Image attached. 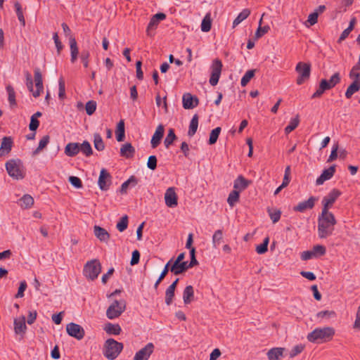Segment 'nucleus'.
<instances>
[{"label":"nucleus","instance_id":"obj_1","mask_svg":"<svg viewBox=\"0 0 360 360\" xmlns=\"http://www.w3.org/2000/svg\"><path fill=\"white\" fill-rule=\"evenodd\" d=\"M337 224L333 213H321L318 217V235L320 238H326L331 236Z\"/></svg>","mask_w":360,"mask_h":360},{"label":"nucleus","instance_id":"obj_2","mask_svg":"<svg viewBox=\"0 0 360 360\" xmlns=\"http://www.w3.org/2000/svg\"><path fill=\"white\" fill-rule=\"evenodd\" d=\"M335 335L332 327L317 328L307 335V340L311 342H327Z\"/></svg>","mask_w":360,"mask_h":360},{"label":"nucleus","instance_id":"obj_3","mask_svg":"<svg viewBox=\"0 0 360 360\" xmlns=\"http://www.w3.org/2000/svg\"><path fill=\"white\" fill-rule=\"evenodd\" d=\"M123 349V344L114 339H108L104 345L103 354L110 360H114L117 357Z\"/></svg>","mask_w":360,"mask_h":360},{"label":"nucleus","instance_id":"obj_4","mask_svg":"<svg viewBox=\"0 0 360 360\" xmlns=\"http://www.w3.org/2000/svg\"><path fill=\"white\" fill-rule=\"evenodd\" d=\"M8 174L15 179H22L25 175V170L20 160H10L6 163Z\"/></svg>","mask_w":360,"mask_h":360},{"label":"nucleus","instance_id":"obj_5","mask_svg":"<svg viewBox=\"0 0 360 360\" xmlns=\"http://www.w3.org/2000/svg\"><path fill=\"white\" fill-rule=\"evenodd\" d=\"M101 271V264L98 259H92L86 262L84 266V276L89 280L97 278Z\"/></svg>","mask_w":360,"mask_h":360},{"label":"nucleus","instance_id":"obj_6","mask_svg":"<svg viewBox=\"0 0 360 360\" xmlns=\"http://www.w3.org/2000/svg\"><path fill=\"white\" fill-rule=\"evenodd\" d=\"M126 302L124 300H115L107 309L106 316L109 319L119 317L125 310Z\"/></svg>","mask_w":360,"mask_h":360},{"label":"nucleus","instance_id":"obj_7","mask_svg":"<svg viewBox=\"0 0 360 360\" xmlns=\"http://www.w3.org/2000/svg\"><path fill=\"white\" fill-rule=\"evenodd\" d=\"M34 82L36 90H34L33 89V82H29V83H26V86L28 90L32 93V96L34 98H37L41 95L44 90L42 75L39 68H35L34 70Z\"/></svg>","mask_w":360,"mask_h":360},{"label":"nucleus","instance_id":"obj_8","mask_svg":"<svg viewBox=\"0 0 360 360\" xmlns=\"http://www.w3.org/2000/svg\"><path fill=\"white\" fill-rule=\"evenodd\" d=\"M295 70L298 73L296 82L298 85H301L309 79L311 65L304 62H299L296 65Z\"/></svg>","mask_w":360,"mask_h":360},{"label":"nucleus","instance_id":"obj_9","mask_svg":"<svg viewBox=\"0 0 360 360\" xmlns=\"http://www.w3.org/2000/svg\"><path fill=\"white\" fill-rule=\"evenodd\" d=\"M341 195V192L338 189H333L322 200V212L331 213L329 208L332 207L337 198Z\"/></svg>","mask_w":360,"mask_h":360},{"label":"nucleus","instance_id":"obj_10","mask_svg":"<svg viewBox=\"0 0 360 360\" xmlns=\"http://www.w3.org/2000/svg\"><path fill=\"white\" fill-rule=\"evenodd\" d=\"M222 67V63L219 59L216 58L213 60L211 66L212 72L209 81L212 86H216L217 84L221 75Z\"/></svg>","mask_w":360,"mask_h":360},{"label":"nucleus","instance_id":"obj_11","mask_svg":"<svg viewBox=\"0 0 360 360\" xmlns=\"http://www.w3.org/2000/svg\"><path fill=\"white\" fill-rule=\"evenodd\" d=\"M66 331L68 334L76 338L78 340L83 339L85 335L84 328L79 324L70 323L66 326Z\"/></svg>","mask_w":360,"mask_h":360},{"label":"nucleus","instance_id":"obj_12","mask_svg":"<svg viewBox=\"0 0 360 360\" xmlns=\"http://www.w3.org/2000/svg\"><path fill=\"white\" fill-rule=\"evenodd\" d=\"M112 176L105 169H102L98 177V184L101 190L107 191L111 184Z\"/></svg>","mask_w":360,"mask_h":360},{"label":"nucleus","instance_id":"obj_13","mask_svg":"<svg viewBox=\"0 0 360 360\" xmlns=\"http://www.w3.org/2000/svg\"><path fill=\"white\" fill-rule=\"evenodd\" d=\"M154 345L152 342L148 343L135 354L134 360H148L154 351Z\"/></svg>","mask_w":360,"mask_h":360},{"label":"nucleus","instance_id":"obj_14","mask_svg":"<svg viewBox=\"0 0 360 360\" xmlns=\"http://www.w3.org/2000/svg\"><path fill=\"white\" fill-rule=\"evenodd\" d=\"M14 331L16 335H20L22 339L27 330L26 319L24 316H21L14 319Z\"/></svg>","mask_w":360,"mask_h":360},{"label":"nucleus","instance_id":"obj_15","mask_svg":"<svg viewBox=\"0 0 360 360\" xmlns=\"http://www.w3.org/2000/svg\"><path fill=\"white\" fill-rule=\"evenodd\" d=\"M165 200L169 207H174L178 205V198L174 187H169L166 190Z\"/></svg>","mask_w":360,"mask_h":360},{"label":"nucleus","instance_id":"obj_16","mask_svg":"<svg viewBox=\"0 0 360 360\" xmlns=\"http://www.w3.org/2000/svg\"><path fill=\"white\" fill-rule=\"evenodd\" d=\"M317 200V198L311 196L307 200L299 202L297 205L293 207V210L295 212H304L307 210L312 209L314 207L315 202Z\"/></svg>","mask_w":360,"mask_h":360},{"label":"nucleus","instance_id":"obj_17","mask_svg":"<svg viewBox=\"0 0 360 360\" xmlns=\"http://www.w3.org/2000/svg\"><path fill=\"white\" fill-rule=\"evenodd\" d=\"M183 107L185 109H193L198 106L199 100L196 96H193L191 94L186 93L182 97Z\"/></svg>","mask_w":360,"mask_h":360},{"label":"nucleus","instance_id":"obj_18","mask_svg":"<svg viewBox=\"0 0 360 360\" xmlns=\"http://www.w3.org/2000/svg\"><path fill=\"white\" fill-rule=\"evenodd\" d=\"M335 172V165H332L329 168L323 171L321 174L316 179V184L322 185L326 181L330 179Z\"/></svg>","mask_w":360,"mask_h":360},{"label":"nucleus","instance_id":"obj_19","mask_svg":"<svg viewBox=\"0 0 360 360\" xmlns=\"http://www.w3.org/2000/svg\"><path fill=\"white\" fill-rule=\"evenodd\" d=\"M164 126L162 124L158 125L150 141L151 147L153 148H155L159 146L164 136Z\"/></svg>","mask_w":360,"mask_h":360},{"label":"nucleus","instance_id":"obj_20","mask_svg":"<svg viewBox=\"0 0 360 360\" xmlns=\"http://www.w3.org/2000/svg\"><path fill=\"white\" fill-rule=\"evenodd\" d=\"M188 262H181L179 263H173L170 267V271L173 273L174 275H179L185 271H186L188 269L191 268V266H188Z\"/></svg>","mask_w":360,"mask_h":360},{"label":"nucleus","instance_id":"obj_21","mask_svg":"<svg viewBox=\"0 0 360 360\" xmlns=\"http://www.w3.org/2000/svg\"><path fill=\"white\" fill-rule=\"evenodd\" d=\"M13 140L10 136H4L2 139L0 147V156H4L8 154L12 148Z\"/></svg>","mask_w":360,"mask_h":360},{"label":"nucleus","instance_id":"obj_22","mask_svg":"<svg viewBox=\"0 0 360 360\" xmlns=\"http://www.w3.org/2000/svg\"><path fill=\"white\" fill-rule=\"evenodd\" d=\"M94 232L96 237L102 242H107L110 239L108 232L99 226H94Z\"/></svg>","mask_w":360,"mask_h":360},{"label":"nucleus","instance_id":"obj_23","mask_svg":"<svg viewBox=\"0 0 360 360\" xmlns=\"http://www.w3.org/2000/svg\"><path fill=\"white\" fill-rule=\"evenodd\" d=\"M79 152V143H69L65 148V153L68 157H75Z\"/></svg>","mask_w":360,"mask_h":360},{"label":"nucleus","instance_id":"obj_24","mask_svg":"<svg viewBox=\"0 0 360 360\" xmlns=\"http://www.w3.org/2000/svg\"><path fill=\"white\" fill-rule=\"evenodd\" d=\"M250 181L245 179L242 175L238 176L234 181L233 188L234 190L239 191L245 190L249 185Z\"/></svg>","mask_w":360,"mask_h":360},{"label":"nucleus","instance_id":"obj_25","mask_svg":"<svg viewBox=\"0 0 360 360\" xmlns=\"http://www.w3.org/2000/svg\"><path fill=\"white\" fill-rule=\"evenodd\" d=\"M135 153V148L129 143L122 145L120 149V154L122 156L127 158H132Z\"/></svg>","mask_w":360,"mask_h":360},{"label":"nucleus","instance_id":"obj_26","mask_svg":"<svg viewBox=\"0 0 360 360\" xmlns=\"http://www.w3.org/2000/svg\"><path fill=\"white\" fill-rule=\"evenodd\" d=\"M137 184L138 179H136V177L134 176H131L128 180H127L122 184L120 191L122 194H125L127 193V189L129 186L134 187L136 186Z\"/></svg>","mask_w":360,"mask_h":360},{"label":"nucleus","instance_id":"obj_27","mask_svg":"<svg viewBox=\"0 0 360 360\" xmlns=\"http://www.w3.org/2000/svg\"><path fill=\"white\" fill-rule=\"evenodd\" d=\"M70 53H71V58L70 60L72 63H74L77 59L79 53L78 48L77 45V41L72 36L70 37Z\"/></svg>","mask_w":360,"mask_h":360},{"label":"nucleus","instance_id":"obj_28","mask_svg":"<svg viewBox=\"0 0 360 360\" xmlns=\"http://www.w3.org/2000/svg\"><path fill=\"white\" fill-rule=\"evenodd\" d=\"M284 349L282 347H275L269 350L267 352L269 360H278L283 356Z\"/></svg>","mask_w":360,"mask_h":360},{"label":"nucleus","instance_id":"obj_29","mask_svg":"<svg viewBox=\"0 0 360 360\" xmlns=\"http://www.w3.org/2000/svg\"><path fill=\"white\" fill-rule=\"evenodd\" d=\"M194 297V290L192 285H188L183 292V300L186 304L191 302Z\"/></svg>","mask_w":360,"mask_h":360},{"label":"nucleus","instance_id":"obj_30","mask_svg":"<svg viewBox=\"0 0 360 360\" xmlns=\"http://www.w3.org/2000/svg\"><path fill=\"white\" fill-rule=\"evenodd\" d=\"M198 119H199V117L197 114H195L193 116V117L190 122L189 129L188 131V136L192 137L196 133L198 127Z\"/></svg>","mask_w":360,"mask_h":360},{"label":"nucleus","instance_id":"obj_31","mask_svg":"<svg viewBox=\"0 0 360 360\" xmlns=\"http://www.w3.org/2000/svg\"><path fill=\"white\" fill-rule=\"evenodd\" d=\"M125 131H124V122L123 120H121L117 125V129L115 131V135L117 141L120 142L123 141L125 136Z\"/></svg>","mask_w":360,"mask_h":360},{"label":"nucleus","instance_id":"obj_32","mask_svg":"<svg viewBox=\"0 0 360 360\" xmlns=\"http://www.w3.org/2000/svg\"><path fill=\"white\" fill-rule=\"evenodd\" d=\"M19 203L22 208L27 209L34 204V199L30 195L26 194L20 199Z\"/></svg>","mask_w":360,"mask_h":360},{"label":"nucleus","instance_id":"obj_33","mask_svg":"<svg viewBox=\"0 0 360 360\" xmlns=\"http://www.w3.org/2000/svg\"><path fill=\"white\" fill-rule=\"evenodd\" d=\"M104 330L107 333L112 335H119L122 331L121 327L119 324H113L111 323H107Z\"/></svg>","mask_w":360,"mask_h":360},{"label":"nucleus","instance_id":"obj_34","mask_svg":"<svg viewBox=\"0 0 360 360\" xmlns=\"http://www.w3.org/2000/svg\"><path fill=\"white\" fill-rule=\"evenodd\" d=\"M360 90V82H353L347 88L345 92V97L350 98L354 94Z\"/></svg>","mask_w":360,"mask_h":360},{"label":"nucleus","instance_id":"obj_35","mask_svg":"<svg viewBox=\"0 0 360 360\" xmlns=\"http://www.w3.org/2000/svg\"><path fill=\"white\" fill-rule=\"evenodd\" d=\"M250 14V11L248 8L243 9L236 17L233 22V26L236 27L242 21L245 20Z\"/></svg>","mask_w":360,"mask_h":360},{"label":"nucleus","instance_id":"obj_36","mask_svg":"<svg viewBox=\"0 0 360 360\" xmlns=\"http://www.w3.org/2000/svg\"><path fill=\"white\" fill-rule=\"evenodd\" d=\"M212 27V20L210 18V14L207 13L204 17L201 23V30L204 32H207L211 30Z\"/></svg>","mask_w":360,"mask_h":360},{"label":"nucleus","instance_id":"obj_37","mask_svg":"<svg viewBox=\"0 0 360 360\" xmlns=\"http://www.w3.org/2000/svg\"><path fill=\"white\" fill-rule=\"evenodd\" d=\"M300 123V117L299 115H297L295 117L292 118L290 121L289 124L285 128V134H289L295 129Z\"/></svg>","mask_w":360,"mask_h":360},{"label":"nucleus","instance_id":"obj_38","mask_svg":"<svg viewBox=\"0 0 360 360\" xmlns=\"http://www.w3.org/2000/svg\"><path fill=\"white\" fill-rule=\"evenodd\" d=\"M240 193L236 190L232 191L228 197L227 202L231 207H233L239 200Z\"/></svg>","mask_w":360,"mask_h":360},{"label":"nucleus","instance_id":"obj_39","mask_svg":"<svg viewBox=\"0 0 360 360\" xmlns=\"http://www.w3.org/2000/svg\"><path fill=\"white\" fill-rule=\"evenodd\" d=\"M94 144L95 148L98 151H102L105 148V144L102 139V137L99 134H94Z\"/></svg>","mask_w":360,"mask_h":360},{"label":"nucleus","instance_id":"obj_40","mask_svg":"<svg viewBox=\"0 0 360 360\" xmlns=\"http://www.w3.org/2000/svg\"><path fill=\"white\" fill-rule=\"evenodd\" d=\"M79 151H81L86 157L90 156L93 153L91 144L87 141H84L82 144L79 143Z\"/></svg>","mask_w":360,"mask_h":360},{"label":"nucleus","instance_id":"obj_41","mask_svg":"<svg viewBox=\"0 0 360 360\" xmlns=\"http://www.w3.org/2000/svg\"><path fill=\"white\" fill-rule=\"evenodd\" d=\"M176 139V136L175 135L174 130L173 129H169L168 131V134L166 138L164 140L165 146L167 148H169L170 145Z\"/></svg>","mask_w":360,"mask_h":360},{"label":"nucleus","instance_id":"obj_42","mask_svg":"<svg viewBox=\"0 0 360 360\" xmlns=\"http://www.w3.org/2000/svg\"><path fill=\"white\" fill-rule=\"evenodd\" d=\"M6 91L8 93V100L10 103V105H16L15 92L13 87L11 85H8L6 86Z\"/></svg>","mask_w":360,"mask_h":360},{"label":"nucleus","instance_id":"obj_43","mask_svg":"<svg viewBox=\"0 0 360 360\" xmlns=\"http://www.w3.org/2000/svg\"><path fill=\"white\" fill-rule=\"evenodd\" d=\"M50 136L49 135L44 136L42 139L39 141V146L36 148V150L33 152V155H35L38 154L41 150L45 148L48 143H49Z\"/></svg>","mask_w":360,"mask_h":360},{"label":"nucleus","instance_id":"obj_44","mask_svg":"<svg viewBox=\"0 0 360 360\" xmlns=\"http://www.w3.org/2000/svg\"><path fill=\"white\" fill-rule=\"evenodd\" d=\"M223 240V232L221 230H217L212 236V244L214 248L219 246Z\"/></svg>","mask_w":360,"mask_h":360},{"label":"nucleus","instance_id":"obj_45","mask_svg":"<svg viewBox=\"0 0 360 360\" xmlns=\"http://www.w3.org/2000/svg\"><path fill=\"white\" fill-rule=\"evenodd\" d=\"M255 70H248L241 79L240 84L242 86H245L250 79L255 76Z\"/></svg>","mask_w":360,"mask_h":360},{"label":"nucleus","instance_id":"obj_46","mask_svg":"<svg viewBox=\"0 0 360 360\" xmlns=\"http://www.w3.org/2000/svg\"><path fill=\"white\" fill-rule=\"evenodd\" d=\"M221 130V127H218L211 131L208 141L210 145H213L217 142Z\"/></svg>","mask_w":360,"mask_h":360},{"label":"nucleus","instance_id":"obj_47","mask_svg":"<svg viewBox=\"0 0 360 360\" xmlns=\"http://www.w3.org/2000/svg\"><path fill=\"white\" fill-rule=\"evenodd\" d=\"M14 6L15 8V11H16V14H17L18 20L20 22V23L23 26H25V18L23 15L22 9V6H21L20 4L17 1L15 3Z\"/></svg>","mask_w":360,"mask_h":360},{"label":"nucleus","instance_id":"obj_48","mask_svg":"<svg viewBox=\"0 0 360 360\" xmlns=\"http://www.w3.org/2000/svg\"><path fill=\"white\" fill-rule=\"evenodd\" d=\"M269 242V237H266L264 239L263 243L257 246V248H256L257 252L258 254L262 255V254H264L266 252H267Z\"/></svg>","mask_w":360,"mask_h":360},{"label":"nucleus","instance_id":"obj_49","mask_svg":"<svg viewBox=\"0 0 360 360\" xmlns=\"http://www.w3.org/2000/svg\"><path fill=\"white\" fill-rule=\"evenodd\" d=\"M159 22H160L155 20L154 17H152V18L150 19V20L148 25L147 30H146V32L148 36L153 35V31L157 28Z\"/></svg>","mask_w":360,"mask_h":360},{"label":"nucleus","instance_id":"obj_50","mask_svg":"<svg viewBox=\"0 0 360 360\" xmlns=\"http://www.w3.org/2000/svg\"><path fill=\"white\" fill-rule=\"evenodd\" d=\"M311 250H312V252H313V253L314 255V257H319V256H323L326 252V248L323 245H314Z\"/></svg>","mask_w":360,"mask_h":360},{"label":"nucleus","instance_id":"obj_51","mask_svg":"<svg viewBox=\"0 0 360 360\" xmlns=\"http://www.w3.org/2000/svg\"><path fill=\"white\" fill-rule=\"evenodd\" d=\"M128 226V217L127 215L123 216L120 221L117 224V229L119 231L122 232L127 229Z\"/></svg>","mask_w":360,"mask_h":360},{"label":"nucleus","instance_id":"obj_52","mask_svg":"<svg viewBox=\"0 0 360 360\" xmlns=\"http://www.w3.org/2000/svg\"><path fill=\"white\" fill-rule=\"evenodd\" d=\"M304 349V345L300 344L295 345L294 347L292 348V349L289 352V357L290 358H294L299 354H300Z\"/></svg>","mask_w":360,"mask_h":360},{"label":"nucleus","instance_id":"obj_53","mask_svg":"<svg viewBox=\"0 0 360 360\" xmlns=\"http://www.w3.org/2000/svg\"><path fill=\"white\" fill-rule=\"evenodd\" d=\"M262 22V17L261 18V19L259 20V27L255 33V35L257 38L261 37L264 34L267 33L269 32V30H270V27L268 25L262 27L261 26Z\"/></svg>","mask_w":360,"mask_h":360},{"label":"nucleus","instance_id":"obj_54","mask_svg":"<svg viewBox=\"0 0 360 360\" xmlns=\"http://www.w3.org/2000/svg\"><path fill=\"white\" fill-rule=\"evenodd\" d=\"M96 109V102L94 101H89L85 105L86 112L88 115H91L94 113Z\"/></svg>","mask_w":360,"mask_h":360},{"label":"nucleus","instance_id":"obj_55","mask_svg":"<svg viewBox=\"0 0 360 360\" xmlns=\"http://www.w3.org/2000/svg\"><path fill=\"white\" fill-rule=\"evenodd\" d=\"M174 292L175 290L172 288H167L165 292V303L167 306H169L172 303Z\"/></svg>","mask_w":360,"mask_h":360},{"label":"nucleus","instance_id":"obj_56","mask_svg":"<svg viewBox=\"0 0 360 360\" xmlns=\"http://www.w3.org/2000/svg\"><path fill=\"white\" fill-rule=\"evenodd\" d=\"M340 82V75L339 72H335L333 74L329 80H328V83L330 85V89L333 88L335 85H337Z\"/></svg>","mask_w":360,"mask_h":360},{"label":"nucleus","instance_id":"obj_57","mask_svg":"<svg viewBox=\"0 0 360 360\" xmlns=\"http://www.w3.org/2000/svg\"><path fill=\"white\" fill-rule=\"evenodd\" d=\"M340 82V75L339 72H335L333 74L329 80H328V83L330 85V89L333 88L335 85H337Z\"/></svg>","mask_w":360,"mask_h":360},{"label":"nucleus","instance_id":"obj_58","mask_svg":"<svg viewBox=\"0 0 360 360\" xmlns=\"http://www.w3.org/2000/svg\"><path fill=\"white\" fill-rule=\"evenodd\" d=\"M268 212L272 222L274 224L278 222L281 219V212L278 210L272 212L270 209H268Z\"/></svg>","mask_w":360,"mask_h":360},{"label":"nucleus","instance_id":"obj_59","mask_svg":"<svg viewBox=\"0 0 360 360\" xmlns=\"http://www.w3.org/2000/svg\"><path fill=\"white\" fill-rule=\"evenodd\" d=\"M69 182L75 188H81L82 187V182L77 176H71L69 177Z\"/></svg>","mask_w":360,"mask_h":360},{"label":"nucleus","instance_id":"obj_60","mask_svg":"<svg viewBox=\"0 0 360 360\" xmlns=\"http://www.w3.org/2000/svg\"><path fill=\"white\" fill-rule=\"evenodd\" d=\"M147 167L151 169L155 170L157 167V158L155 155L149 156L147 161Z\"/></svg>","mask_w":360,"mask_h":360},{"label":"nucleus","instance_id":"obj_61","mask_svg":"<svg viewBox=\"0 0 360 360\" xmlns=\"http://www.w3.org/2000/svg\"><path fill=\"white\" fill-rule=\"evenodd\" d=\"M90 53L89 51L84 50L82 51L80 55V58L82 62L83 63L84 67L87 68L89 66V58Z\"/></svg>","mask_w":360,"mask_h":360},{"label":"nucleus","instance_id":"obj_62","mask_svg":"<svg viewBox=\"0 0 360 360\" xmlns=\"http://www.w3.org/2000/svg\"><path fill=\"white\" fill-rule=\"evenodd\" d=\"M349 78L354 79V82H360V71L356 70L354 68L349 72Z\"/></svg>","mask_w":360,"mask_h":360},{"label":"nucleus","instance_id":"obj_63","mask_svg":"<svg viewBox=\"0 0 360 360\" xmlns=\"http://www.w3.org/2000/svg\"><path fill=\"white\" fill-rule=\"evenodd\" d=\"M318 17L319 15L317 12H313L311 14H309V15L308 16V19L306 22V25L308 26L307 25V22L309 23V26L315 25L318 21Z\"/></svg>","mask_w":360,"mask_h":360},{"label":"nucleus","instance_id":"obj_64","mask_svg":"<svg viewBox=\"0 0 360 360\" xmlns=\"http://www.w3.org/2000/svg\"><path fill=\"white\" fill-rule=\"evenodd\" d=\"M59 92H58V96L60 99H63L65 96V82L64 80L60 78L59 79Z\"/></svg>","mask_w":360,"mask_h":360}]
</instances>
